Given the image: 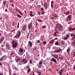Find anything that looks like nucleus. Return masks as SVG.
Here are the masks:
<instances>
[{"label":"nucleus","instance_id":"e2e57ef3","mask_svg":"<svg viewBox=\"0 0 75 75\" xmlns=\"http://www.w3.org/2000/svg\"><path fill=\"white\" fill-rule=\"evenodd\" d=\"M16 29H15L12 30V31H16Z\"/></svg>","mask_w":75,"mask_h":75},{"label":"nucleus","instance_id":"4be33fe9","mask_svg":"<svg viewBox=\"0 0 75 75\" xmlns=\"http://www.w3.org/2000/svg\"><path fill=\"white\" fill-rule=\"evenodd\" d=\"M61 51V49H57L56 50V52L57 53V52H60V51Z\"/></svg>","mask_w":75,"mask_h":75},{"label":"nucleus","instance_id":"680f3d73","mask_svg":"<svg viewBox=\"0 0 75 75\" xmlns=\"http://www.w3.org/2000/svg\"><path fill=\"white\" fill-rule=\"evenodd\" d=\"M53 3H54V1H52L51 2V4H53Z\"/></svg>","mask_w":75,"mask_h":75},{"label":"nucleus","instance_id":"c756f323","mask_svg":"<svg viewBox=\"0 0 75 75\" xmlns=\"http://www.w3.org/2000/svg\"><path fill=\"white\" fill-rule=\"evenodd\" d=\"M57 33H58L55 32L54 33V36H55V37H56V36H57Z\"/></svg>","mask_w":75,"mask_h":75},{"label":"nucleus","instance_id":"1a4fd4ad","mask_svg":"<svg viewBox=\"0 0 75 75\" xmlns=\"http://www.w3.org/2000/svg\"><path fill=\"white\" fill-rule=\"evenodd\" d=\"M28 46L30 48H31L32 46H33V43H32V42L31 41H28Z\"/></svg>","mask_w":75,"mask_h":75},{"label":"nucleus","instance_id":"c85d7f7f","mask_svg":"<svg viewBox=\"0 0 75 75\" xmlns=\"http://www.w3.org/2000/svg\"><path fill=\"white\" fill-rule=\"evenodd\" d=\"M30 33L29 32V33H28L27 35V38L28 39V38H29V35H30Z\"/></svg>","mask_w":75,"mask_h":75},{"label":"nucleus","instance_id":"6e6552de","mask_svg":"<svg viewBox=\"0 0 75 75\" xmlns=\"http://www.w3.org/2000/svg\"><path fill=\"white\" fill-rule=\"evenodd\" d=\"M69 37H70V35H67L64 38L63 40L64 41H65L66 40H67L69 38Z\"/></svg>","mask_w":75,"mask_h":75},{"label":"nucleus","instance_id":"39448f33","mask_svg":"<svg viewBox=\"0 0 75 75\" xmlns=\"http://www.w3.org/2000/svg\"><path fill=\"white\" fill-rule=\"evenodd\" d=\"M71 19L72 15H70L69 16H68L67 18L65 19V21H67L68 22V21H71Z\"/></svg>","mask_w":75,"mask_h":75},{"label":"nucleus","instance_id":"3c124183","mask_svg":"<svg viewBox=\"0 0 75 75\" xmlns=\"http://www.w3.org/2000/svg\"><path fill=\"white\" fill-rule=\"evenodd\" d=\"M45 7V10H47V8L48 7V6H46Z\"/></svg>","mask_w":75,"mask_h":75},{"label":"nucleus","instance_id":"8fccbe9b","mask_svg":"<svg viewBox=\"0 0 75 75\" xmlns=\"http://www.w3.org/2000/svg\"><path fill=\"white\" fill-rule=\"evenodd\" d=\"M30 68V66L29 65H27L26 67V68L27 69H28V68Z\"/></svg>","mask_w":75,"mask_h":75},{"label":"nucleus","instance_id":"473e14b6","mask_svg":"<svg viewBox=\"0 0 75 75\" xmlns=\"http://www.w3.org/2000/svg\"><path fill=\"white\" fill-rule=\"evenodd\" d=\"M4 57H2L0 59V61H3V59Z\"/></svg>","mask_w":75,"mask_h":75},{"label":"nucleus","instance_id":"e433bc0d","mask_svg":"<svg viewBox=\"0 0 75 75\" xmlns=\"http://www.w3.org/2000/svg\"><path fill=\"white\" fill-rule=\"evenodd\" d=\"M37 73L38 74V75H41V73L40 71H38L37 72Z\"/></svg>","mask_w":75,"mask_h":75},{"label":"nucleus","instance_id":"bb28decb","mask_svg":"<svg viewBox=\"0 0 75 75\" xmlns=\"http://www.w3.org/2000/svg\"><path fill=\"white\" fill-rule=\"evenodd\" d=\"M69 30H71V31H74V28H72L71 27H69Z\"/></svg>","mask_w":75,"mask_h":75},{"label":"nucleus","instance_id":"5701e85b","mask_svg":"<svg viewBox=\"0 0 75 75\" xmlns=\"http://www.w3.org/2000/svg\"><path fill=\"white\" fill-rule=\"evenodd\" d=\"M71 49L69 47L68 48V49H67V52L68 54H69V51H70V50Z\"/></svg>","mask_w":75,"mask_h":75},{"label":"nucleus","instance_id":"6ab92c4d","mask_svg":"<svg viewBox=\"0 0 75 75\" xmlns=\"http://www.w3.org/2000/svg\"><path fill=\"white\" fill-rule=\"evenodd\" d=\"M63 71H64V70H63V69H61V70H60L59 71V74L60 75H62V72H63Z\"/></svg>","mask_w":75,"mask_h":75},{"label":"nucleus","instance_id":"9b49d317","mask_svg":"<svg viewBox=\"0 0 75 75\" xmlns=\"http://www.w3.org/2000/svg\"><path fill=\"white\" fill-rule=\"evenodd\" d=\"M27 29V24L24 25L22 28L23 31H25Z\"/></svg>","mask_w":75,"mask_h":75},{"label":"nucleus","instance_id":"5fc2aeb1","mask_svg":"<svg viewBox=\"0 0 75 75\" xmlns=\"http://www.w3.org/2000/svg\"><path fill=\"white\" fill-rule=\"evenodd\" d=\"M1 62H0V66H1V67H2L3 66V64H2L1 63Z\"/></svg>","mask_w":75,"mask_h":75},{"label":"nucleus","instance_id":"a18cd8bd","mask_svg":"<svg viewBox=\"0 0 75 75\" xmlns=\"http://www.w3.org/2000/svg\"><path fill=\"white\" fill-rule=\"evenodd\" d=\"M41 11H44V8H43L42 7L41 8Z\"/></svg>","mask_w":75,"mask_h":75},{"label":"nucleus","instance_id":"2f4dec72","mask_svg":"<svg viewBox=\"0 0 75 75\" xmlns=\"http://www.w3.org/2000/svg\"><path fill=\"white\" fill-rule=\"evenodd\" d=\"M17 16L18 17H19V18H21V17H22V16H21V15H20L19 14H17Z\"/></svg>","mask_w":75,"mask_h":75},{"label":"nucleus","instance_id":"052dcab7","mask_svg":"<svg viewBox=\"0 0 75 75\" xmlns=\"http://www.w3.org/2000/svg\"><path fill=\"white\" fill-rule=\"evenodd\" d=\"M51 7L52 8H53V4H51Z\"/></svg>","mask_w":75,"mask_h":75},{"label":"nucleus","instance_id":"20e7f679","mask_svg":"<svg viewBox=\"0 0 75 75\" xmlns=\"http://www.w3.org/2000/svg\"><path fill=\"white\" fill-rule=\"evenodd\" d=\"M12 44L13 48H16L17 46V43L14 40L12 41Z\"/></svg>","mask_w":75,"mask_h":75},{"label":"nucleus","instance_id":"69168bd1","mask_svg":"<svg viewBox=\"0 0 75 75\" xmlns=\"http://www.w3.org/2000/svg\"><path fill=\"white\" fill-rule=\"evenodd\" d=\"M13 75H16V74L15 73H13Z\"/></svg>","mask_w":75,"mask_h":75},{"label":"nucleus","instance_id":"a878e982","mask_svg":"<svg viewBox=\"0 0 75 75\" xmlns=\"http://www.w3.org/2000/svg\"><path fill=\"white\" fill-rule=\"evenodd\" d=\"M13 69H15V70H16V71L18 70V68L17 67H13Z\"/></svg>","mask_w":75,"mask_h":75},{"label":"nucleus","instance_id":"f3484780","mask_svg":"<svg viewBox=\"0 0 75 75\" xmlns=\"http://www.w3.org/2000/svg\"><path fill=\"white\" fill-rule=\"evenodd\" d=\"M53 57H54V58H56V59H57V58H58V55L56 54H54Z\"/></svg>","mask_w":75,"mask_h":75},{"label":"nucleus","instance_id":"4468645a","mask_svg":"<svg viewBox=\"0 0 75 75\" xmlns=\"http://www.w3.org/2000/svg\"><path fill=\"white\" fill-rule=\"evenodd\" d=\"M55 45H58V46H60V43L58 42V41H57L54 43Z\"/></svg>","mask_w":75,"mask_h":75},{"label":"nucleus","instance_id":"f704fd0d","mask_svg":"<svg viewBox=\"0 0 75 75\" xmlns=\"http://www.w3.org/2000/svg\"><path fill=\"white\" fill-rule=\"evenodd\" d=\"M9 75H10V74H11V69H9Z\"/></svg>","mask_w":75,"mask_h":75},{"label":"nucleus","instance_id":"09e8293b","mask_svg":"<svg viewBox=\"0 0 75 75\" xmlns=\"http://www.w3.org/2000/svg\"><path fill=\"white\" fill-rule=\"evenodd\" d=\"M50 18L51 19H52V20H54V18L52 17H51Z\"/></svg>","mask_w":75,"mask_h":75},{"label":"nucleus","instance_id":"7c9ffc66","mask_svg":"<svg viewBox=\"0 0 75 75\" xmlns=\"http://www.w3.org/2000/svg\"><path fill=\"white\" fill-rule=\"evenodd\" d=\"M30 71H31V69H30V68H29L27 71V73H28V74H29Z\"/></svg>","mask_w":75,"mask_h":75},{"label":"nucleus","instance_id":"0e129e2a","mask_svg":"<svg viewBox=\"0 0 75 75\" xmlns=\"http://www.w3.org/2000/svg\"><path fill=\"white\" fill-rule=\"evenodd\" d=\"M41 14V12H38V15H40Z\"/></svg>","mask_w":75,"mask_h":75},{"label":"nucleus","instance_id":"412c9836","mask_svg":"<svg viewBox=\"0 0 75 75\" xmlns=\"http://www.w3.org/2000/svg\"><path fill=\"white\" fill-rule=\"evenodd\" d=\"M49 42H50V44H53L54 42H55V41H54V40H50Z\"/></svg>","mask_w":75,"mask_h":75},{"label":"nucleus","instance_id":"58836bf2","mask_svg":"<svg viewBox=\"0 0 75 75\" xmlns=\"http://www.w3.org/2000/svg\"><path fill=\"white\" fill-rule=\"evenodd\" d=\"M46 28V25H43L42 27V28H43V29H44V28Z\"/></svg>","mask_w":75,"mask_h":75},{"label":"nucleus","instance_id":"338daca9","mask_svg":"<svg viewBox=\"0 0 75 75\" xmlns=\"http://www.w3.org/2000/svg\"><path fill=\"white\" fill-rule=\"evenodd\" d=\"M73 68H74V69H75V65H74V67Z\"/></svg>","mask_w":75,"mask_h":75},{"label":"nucleus","instance_id":"393cba45","mask_svg":"<svg viewBox=\"0 0 75 75\" xmlns=\"http://www.w3.org/2000/svg\"><path fill=\"white\" fill-rule=\"evenodd\" d=\"M61 43L62 45H64V41H63V40H61Z\"/></svg>","mask_w":75,"mask_h":75},{"label":"nucleus","instance_id":"603ef678","mask_svg":"<svg viewBox=\"0 0 75 75\" xmlns=\"http://www.w3.org/2000/svg\"><path fill=\"white\" fill-rule=\"evenodd\" d=\"M6 6L7 8H8V5L7 4H6Z\"/></svg>","mask_w":75,"mask_h":75},{"label":"nucleus","instance_id":"a19ab883","mask_svg":"<svg viewBox=\"0 0 75 75\" xmlns=\"http://www.w3.org/2000/svg\"><path fill=\"white\" fill-rule=\"evenodd\" d=\"M12 26H14V25H15V24L14 23V22H13V23L12 24Z\"/></svg>","mask_w":75,"mask_h":75},{"label":"nucleus","instance_id":"a211bd4d","mask_svg":"<svg viewBox=\"0 0 75 75\" xmlns=\"http://www.w3.org/2000/svg\"><path fill=\"white\" fill-rule=\"evenodd\" d=\"M23 49L22 48H20L19 50V52H20V53H21L23 52Z\"/></svg>","mask_w":75,"mask_h":75},{"label":"nucleus","instance_id":"37998d69","mask_svg":"<svg viewBox=\"0 0 75 75\" xmlns=\"http://www.w3.org/2000/svg\"><path fill=\"white\" fill-rule=\"evenodd\" d=\"M45 13V12H44V11H42V13H41V14L42 15L44 14Z\"/></svg>","mask_w":75,"mask_h":75},{"label":"nucleus","instance_id":"b1692460","mask_svg":"<svg viewBox=\"0 0 75 75\" xmlns=\"http://www.w3.org/2000/svg\"><path fill=\"white\" fill-rule=\"evenodd\" d=\"M30 17H34V15H33L32 14V13H33V11H30Z\"/></svg>","mask_w":75,"mask_h":75},{"label":"nucleus","instance_id":"423d86ee","mask_svg":"<svg viewBox=\"0 0 75 75\" xmlns=\"http://www.w3.org/2000/svg\"><path fill=\"white\" fill-rule=\"evenodd\" d=\"M71 19L72 15H70L69 16H68L67 18L65 19V21H67L68 22V21H71Z\"/></svg>","mask_w":75,"mask_h":75},{"label":"nucleus","instance_id":"bf43d9fd","mask_svg":"<svg viewBox=\"0 0 75 75\" xmlns=\"http://www.w3.org/2000/svg\"><path fill=\"white\" fill-rule=\"evenodd\" d=\"M12 7H14V5L13 4H12Z\"/></svg>","mask_w":75,"mask_h":75},{"label":"nucleus","instance_id":"864d4df0","mask_svg":"<svg viewBox=\"0 0 75 75\" xmlns=\"http://www.w3.org/2000/svg\"><path fill=\"white\" fill-rule=\"evenodd\" d=\"M58 40V38H55L54 39V40H54H54Z\"/></svg>","mask_w":75,"mask_h":75},{"label":"nucleus","instance_id":"f8f14e48","mask_svg":"<svg viewBox=\"0 0 75 75\" xmlns=\"http://www.w3.org/2000/svg\"><path fill=\"white\" fill-rule=\"evenodd\" d=\"M16 10L17 12H18V13H20L21 15V16H23V13H21V12L20 11V9H17V8H16Z\"/></svg>","mask_w":75,"mask_h":75},{"label":"nucleus","instance_id":"ddd939ff","mask_svg":"<svg viewBox=\"0 0 75 75\" xmlns=\"http://www.w3.org/2000/svg\"><path fill=\"white\" fill-rule=\"evenodd\" d=\"M51 61H52V62H54L55 63L57 62L56 59L54 58H52V59H51Z\"/></svg>","mask_w":75,"mask_h":75},{"label":"nucleus","instance_id":"0eeeda50","mask_svg":"<svg viewBox=\"0 0 75 75\" xmlns=\"http://www.w3.org/2000/svg\"><path fill=\"white\" fill-rule=\"evenodd\" d=\"M21 35V31L18 32V33L15 36V38H18Z\"/></svg>","mask_w":75,"mask_h":75},{"label":"nucleus","instance_id":"49530a36","mask_svg":"<svg viewBox=\"0 0 75 75\" xmlns=\"http://www.w3.org/2000/svg\"><path fill=\"white\" fill-rule=\"evenodd\" d=\"M38 21L40 22H42V20H41L40 19H38Z\"/></svg>","mask_w":75,"mask_h":75},{"label":"nucleus","instance_id":"f03ea898","mask_svg":"<svg viewBox=\"0 0 75 75\" xmlns=\"http://www.w3.org/2000/svg\"><path fill=\"white\" fill-rule=\"evenodd\" d=\"M70 36L71 37L73 36V37L71 39V41H73L74 40V41L72 42L71 43V45L73 47H75V34H74L73 33H71L70 34Z\"/></svg>","mask_w":75,"mask_h":75},{"label":"nucleus","instance_id":"4c0bfd02","mask_svg":"<svg viewBox=\"0 0 75 75\" xmlns=\"http://www.w3.org/2000/svg\"><path fill=\"white\" fill-rule=\"evenodd\" d=\"M43 44H44V45L46 44H47V42L45 41H43Z\"/></svg>","mask_w":75,"mask_h":75},{"label":"nucleus","instance_id":"c03bdc74","mask_svg":"<svg viewBox=\"0 0 75 75\" xmlns=\"http://www.w3.org/2000/svg\"><path fill=\"white\" fill-rule=\"evenodd\" d=\"M37 43H40V40H37Z\"/></svg>","mask_w":75,"mask_h":75},{"label":"nucleus","instance_id":"7ed1b4c3","mask_svg":"<svg viewBox=\"0 0 75 75\" xmlns=\"http://www.w3.org/2000/svg\"><path fill=\"white\" fill-rule=\"evenodd\" d=\"M56 27L57 29L59 31H62L63 30L62 29V26L59 23L57 24Z\"/></svg>","mask_w":75,"mask_h":75},{"label":"nucleus","instance_id":"774afa93","mask_svg":"<svg viewBox=\"0 0 75 75\" xmlns=\"http://www.w3.org/2000/svg\"><path fill=\"white\" fill-rule=\"evenodd\" d=\"M0 75H3V74L0 73Z\"/></svg>","mask_w":75,"mask_h":75},{"label":"nucleus","instance_id":"9d476101","mask_svg":"<svg viewBox=\"0 0 75 75\" xmlns=\"http://www.w3.org/2000/svg\"><path fill=\"white\" fill-rule=\"evenodd\" d=\"M32 24H33V22H31L30 24L28 25V28L29 30H30L31 28V27H32V25H32Z\"/></svg>","mask_w":75,"mask_h":75},{"label":"nucleus","instance_id":"2eb2a0df","mask_svg":"<svg viewBox=\"0 0 75 75\" xmlns=\"http://www.w3.org/2000/svg\"><path fill=\"white\" fill-rule=\"evenodd\" d=\"M4 37H3L1 38L0 39V44L2 42V41L4 40Z\"/></svg>","mask_w":75,"mask_h":75},{"label":"nucleus","instance_id":"6e6d98bb","mask_svg":"<svg viewBox=\"0 0 75 75\" xmlns=\"http://www.w3.org/2000/svg\"><path fill=\"white\" fill-rule=\"evenodd\" d=\"M60 59L62 60L63 59V58L62 57H59Z\"/></svg>","mask_w":75,"mask_h":75},{"label":"nucleus","instance_id":"4d7b16f0","mask_svg":"<svg viewBox=\"0 0 75 75\" xmlns=\"http://www.w3.org/2000/svg\"><path fill=\"white\" fill-rule=\"evenodd\" d=\"M38 67L39 68H41V65H39L38 66Z\"/></svg>","mask_w":75,"mask_h":75},{"label":"nucleus","instance_id":"72a5a7b5","mask_svg":"<svg viewBox=\"0 0 75 75\" xmlns=\"http://www.w3.org/2000/svg\"><path fill=\"white\" fill-rule=\"evenodd\" d=\"M39 65H41V64H42V61H40L39 63Z\"/></svg>","mask_w":75,"mask_h":75},{"label":"nucleus","instance_id":"cd10ccee","mask_svg":"<svg viewBox=\"0 0 75 75\" xmlns=\"http://www.w3.org/2000/svg\"><path fill=\"white\" fill-rule=\"evenodd\" d=\"M52 16L53 17H55V18H57V15L56 14H53L52 15Z\"/></svg>","mask_w":75,"mask_h":75},{"label":"nucleus","instance_id":"13d9d810","mask_svg":"<svg viewBox=\"0 0 75 75\" xmlns=\"http://www.w3.org/2000/svg\"><path fill=\"white\" fill-rule=\"evenodd\" d=\"M5 12H7V9L6 8L5 10Z\"/></svg>","mask_w":75,"mask_h":75},{"label":"nucleus","instance_id":"79ce46f5","mask_svg":"<svg viewBox=\"0 0 75 75\" xmlns=\"http://www.w3.org/2000/svg\"><path fill=\"white\" fill-rule=\"evenodd\" d=\"M32 64H33V62L32 61V60L31 59H30L29 61Z\"/></svg>","mask_w":75,"mask_h":75},{"label":"nucleus","instance_id":"c9c22d12","mask_svg":"<svg viewBox=\"0 0 75 75\" xmlns=\"http://www.w3.org/2000/svg\"><path fill=\"white\" fill-rule=\"evenodd\" d=\"M73 57H75V52H73Z\"/></svg>","mask_w":75,"mask_h":75},{"label":"nucleus","instance_id":"aec40b11","mask_svg":"<svg viewBox=\"0 0 75 75\" xmlns=\"http://www.w3.org/2000/svg\"><path fill=\"white\" fill-rule=\"evenodd\" d=\"M69 14H70V11H68L66 13V16H68Z\"/></svg>","mask_w":75,"mask_h":75},{"label":"nucleus","instance_id":"f257e3e1","mask_svg":"<svg viewBox=\"0 0 75 75\" xmlns=\"http://www.w3.org/2000/svg\"><path fill=\"white\" fill-rule=\"evenodd\" d=\"M16 61L17 62H18V61H19V64L22 65V64H25L27 63V61L26 60L25 58H23L22 60V59L20 58H18L16 60Z\"/></svg>","mask_w":75,"mask_h":75},{"label":"nucleus","instance_id":"de8ad7c7","mask_svg":"<svg viewBox=\"0 0 75 75\" xmlns=\"http://www.w3.org/2000/svg\"><path fill=\"white\" fill-rule=\"evenodd\" d=\"M6 1H5L4 3V5L5 6H6Z\"/></svg>","mask_w":75,"mask_h":75},{"label":"nucleus","instance_id":"dca6fc26","mask_svg":"<svg viewBox=\"0 0 75 75\" xmlns=\"http://www.w3.org/2000/svg\"><path fill=\"white\" fill-rule=\"evenodd\" d=\"M6 48L7 49V50H9V49H10V45L8 44H7L6 45Z\"/></svg>","mask_w":75,"mask_h":75},{"label":"nucleus","instance_id":"ea45409f","mask_svg":"<svg viewBox=\"0 0 75 75\" xmlns=\"http://www.w3.org/2000/svg\"><path fill=\"white\" fill-rule=\"evenodd\" d=\"M54 31H55V32L58 33V30H57V29H54Z\"/></svg>","mask_w":75,"mask_h":75}]
</instances>
